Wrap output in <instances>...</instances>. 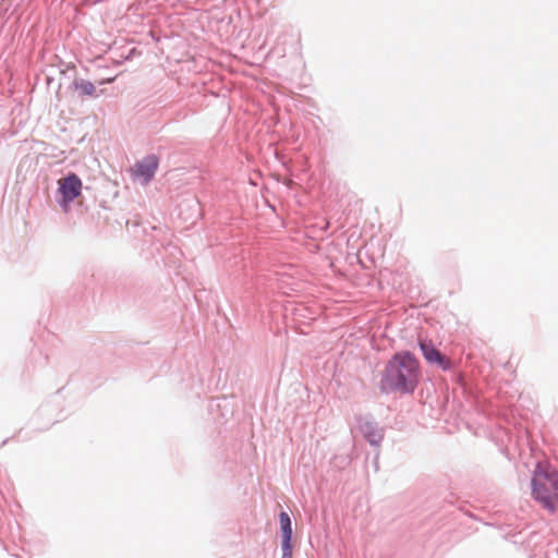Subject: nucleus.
<instances>
[{
  "label": "nucleus",
  "instance_id": "obj_1",
  "mask_svg": "<svg viewBox=\"0 0 558 558\" xmlns=\"http://www.w3.org/2000/svg\"><path fill=\"white\" fill-rule=\"evenodd\" d=\"M418 383V362L409 352H400L388 362L381 379L384 391L412 392Z\"/></svg>",
  "mask_w": 558,
  "mask_h": 558
},
{
  "label": "nucleus",
  "instance_id": "obj_5",
  "mask_svg": "<svg viewBox=\"0 0 558 558\" xmlns=\"http://www.w3.org/2000/svg\"><path fill=\"white\" fill-rule=\"evenodd\" d=\"M420 349L428 363L436 364L442 369L450 367V361L434 347L432 341L421 340Z\"/></svg>",
  "mask_w": 558,
  "mask_h": 558
},
{
  "label": "nucleus",
  "instance_id": "obj_3",
  "mask_svg": "<svg viewBox=\"0 0 558 558\" xmlns=\"http://www.w3.org/2000/svg\"><path fill=\"white\" fill-rule=\"evenodd\" d=\"M159 167V159L156 155H147L137 160L131 168L130 173L134 181L147 185L154 178Z\"/></svg>",
  "mask_w": 558,
  "mask_h": 558
},
{
  "label": "nucleus",
  "instance_id": "obj_8",
  "mask_svg": "<svg viewBox=\"0 0 558 558\" xmlns=\"http://www.w3.org/2000/svg\"><path fill=\"white\" fill-rule=\"evenodd\" d=\"M112 81H113V78H108V80H106V81H101V82H100V84H104V83H110V82H112Z\"/></svg>",
  "mask_w": 558,
  "mask_h": 558
},
{
  "label": "nucleus",
  "instance_id": "obj_9",
  "mask_svg": "<svg viewBox=\"0 0 558 558\" xmlns=\"http://www.w3.org/2000/svg\"><path fill=\"white\" fill-rule=\"evenodd\" d=\"M369 441H371L372 444H376L378 440L371 438V439H369Z\"/></svg>",
  "mask_w": 558,
  "mask_h": 558
},
{
  "label": "nucleus",
  "instance_id": "obj_2",
  "mask_svg": "<svg viewBox=\"0 0 558 558\" xmlns=\"http://www.w3.org/2000/svg\"><path fill=\"white\" fill-rule=\"evenodd\" d=\"M532 496L545 509L558 508V472L549 464H537L532 477Z\"/></svg>",
  "mask_w": 558,
  "mask_h": 558
},
{
  "label": "nucleus",
  "instance_id": "obj_4",
  "mask_svg": "<svg viewBox=\"0 0 558 558\" xmlns=\"http://www.w3.org/2000/svg\"><path fill=\"white\" fill-rule=\"evenodd\" d=\"M82 181L75 173H70L58 181V191L61 194L60 205L63 211H69L70 204L81 195Z\"/></svg>",
  "mask_w": 558,
  "mask_h": 558
},
{
  "label": "nucleus",
  "instance_id": "obj_6",
  "mask_svg": "<svg viewBox=\"0 0 558 558\" xmlns=\"http://www.w3.org/2000/svg\"><path fill=\"white\" fill-rule=\"evenodd\" d=\"M281 531H282V550L283 556H291V537H292V529H291V520L288 513L281 512L279 515Z\"/></svg>",
  "mask_w": 558,
  "mask_h": 558
},
{
  "label": "nucleus",
  "instance_id": "obj_7",
  "mask_svg": "<svg viewBox=\"0 0 558 558\" xmlns=\"http://www.w3.org/2000/svg\"><path fill=\"white\" fill-rule=\"evenodd\" d=\"M75 88L82 95H87V96L96 95V87L89 81L81 80V81L75 82Z\"/></svg>",
  "mask_w": 558,
  "mask_h": 558
}]
</instances>
